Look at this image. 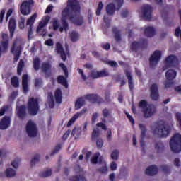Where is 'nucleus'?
<instances>
[{"label":"nucleus","instance_id":"f257e3e1","mask_svg":"<svg viewBox=\"0 0 181 181\" xmlns=\"http://www.w3.org/2000/svg\"><path fill=\"white\" fill-rule=\"evenodd\" d=\"M62 22L64 30L67 33L69 30V23L66 22V19H70L71 21L81 26L84 23L83 16L80 15V4L77 0H68L66 7L62 11Z\"/></svg>","mask_w":181,"mask_h":181},{"label":"nucleus","instance_id":"f03ea898","mask_svg":"<svg viewBox=\"0 0 181 181\" xmlns=\"http://www.w3.org/2000/svg\"><path fill=\"white\" fill-rule=\"evenodd\" d=\"M170 131H172V127L166 123H159L152 127L153 135H156V136H159L160 138H166V136H169Z\"/></svg>","mask_w":181,"mask_h":181},{"label":"nucleus","instance_id":"7ed1b4c3","mask_svg":"<svg viewBox=\"0 0 181 181\" xmlns=\"http://www.w3.org/2000/svg\"><path fill=\"white\" fill-rule=\"evenodd\" d=\"M170 147L173 152L177 153L181 152V135L179 133L175 134L170 141Z\"/></svg>","mask_w":181,"mask_h":181},{"label":"nucleus","instance_id":"20e7f679","mask_svg":"<svg viewBox=\"0 0 181 181\" xmlns=\"http://www.w3.org/2000/svg\"><path fill=\"white\" fill-rule=\"evenodd\" d=\"M22 45H23V42L21 40L18 39L13 42L11 52L12 54L14 55V62H18L19 57H21L22 53Z\"/></svg>","mask_w":181,"mask_h":181},{"label":"nucleus","instance_id":"39448f33","mask_svg":"<svg viewBox=\"0 0 181 181\" xmlns=\"http://www.w3.org/2000/svg\"><path fill=\"white\" fill-rule=\"evenodd\" d=\"M39 111V98H30L28 100V112L30 115H36Z\"/></svg>","mask_w":181,"mask_h":181},{"label":"nucleus","instance_id":"423d86ee","mask_svg":"<svg viewBox=\"0 0 181 181\" xmlns=\"http://www.w3.org/2000/svg\"><path fill=\"white\" fill-rule=\"evenodd\" d=\"M124 4V0H115L114 3H111L106 6V12L107 15H114L115 9L117 11L121 8Z\"/></svg>","mask_w":181,"mask_h":181},{"label":"nucleus","instance_id":"0eeeda50","mask_svg":"<svg viewBox=\"0 0 181 181\" xmlns=\"http://www.w3.org/2000/svg\"><path fill=\"white\" fill-rule=\"evenodd\" d=\"M35 1L28 0L23 1L20 6V12L22 15L26 16L30 13L31 8L33 6Z\"/></svg>","mask_w":181,"mask_h":181},{"label":"nucleus","instance_id":"6e6552de","mask_svg":"<svg viewBox=\"0 0 181 181\" xmlns=\"http://www.w3.org/2000/svg\"><path fill=\"white\" fill-rule=\"evenodd\" d=\"M166 80L164 82L165 88H169L172 84H173V80L176 78V71L173 69H169L165 73Z\"/></svg>","mask_w":181,"mask_h":181},{"label":"nucleus","instance_id":"1a4fd4ad","mask_svg":"<svg viewBox=\"0 0 181 181\" xmlns=\"http://www.w3.org/2000/svg\"><path fill=\"white\" fill-rule=\"evenodd\" d=\"M26 132L28 136L30 138H35L37 135V127H36V124L32 120H29L26 125Z\"/></svg>","mask_w":181,"mask_h":181},{"label":"nucleus","instance_id":"9d476101","mask_svg":"<svg viewBox=\"0 0 181 181\" xmlns=\"http://www.w3.org/2000/svg\"><path fill=\"white\" fill-rule=\"evenodd\" d=\"M102 115L103 117L101 118L102 122L97 123L96 127L98 128H102L103 131H107V129H108V127H107V125H105V124H107V119H105L110 117V110H108L107 109H103L102 110Z\"/></svg>","mask_w":181,"mask_h":181},{"label":"nucleus","instance_id":"9b49d317","mask_svg":"<svg viewBox=\"0 0 181 181\" xmlns=\"http://www.w3.org/2000/svg\"><path fill=\"white\" fill-rule=\"evenodd\" d=\"M152 6L149 4H144L142 6L141 12L143 13L144 18L146 21H151L152 19Z\"/></svg>","mask_w":181,"mask_h":181},{"label":"nucleus","instance_id":"f8f14e48","mask_svg":"<svg viewBox=\"0 0 181 181\" xmlns=\"http://www.w3.org/2000/svg\"><path fill=\"white\" fill-rule=\"evenodd\" d=\"M162 57V52L160 50L155 51L150 57V66L151 67H155L156 64L159 63Z\"/></svg>","mask_w":181,"mask_h":181},{"label":"nucleus","instance_id":"ddd939ff","mask_svg":"<svg viewBox=\"0 0 181 181\" xmlns=\"http://www.w3.org/2000/svg\"><path fill=\"white\" fill-rule=\"evenodd\" d=\"M49 21H50V17L47 16L45 18L44 20H42L38 25V27L37 28V33H40L42 35V36H45L46 35V25L49 23Z\"/></svg>","mask_w":181,"mask_h":181},{"label":"nucleus","instance_id":"4468645a","mask_svg":"<svg viewBox=\"0 0 181 181\" xmlns=\"http://www.w3.org/2000/svg\"><path fill=\"white\" fill-rule=\"evenodd\" d=\"M164 63L166 67H175V66H177L179 62L175 55H170L167 57Z\"/></svg>","mask_w":181,"mask_h":181},{"label":"nucleus","instance_id":"2eb2a0df","mask_svg":"<svg viewBox=\"0 0 181 181\" xmlns=\"http://www.w3.org/2000/svg\"><path fill=\"white\" fill-rule=\"evenodd\" d=\"M37 18V14L34 13L28 20L27 21L26 23V26L28 28V36H30L31 35L33 34V23H35V21Z\"/></svg>","mask_w":181,"mask_h":181},{"label":"nucleus","instance_id":"dca6fc26","mask_svg":"<svg viewBox=\"0 0 181 181\" xmlns=\"http://www.w3.org/2000/svg\"><path fill=\"white\" fill-rule=\"evenodd\" d=\"M108 76V72L106 71H98L97 70L94 69L90 71V73L89 74V77L90 78H100V77H105Z\"/></svg>","mask_w":181,"mask_h":181},{"label":"nucleus","instance_id":"f3484780","mask_svg":"<svg viewBox=\"0 0 181 181\" xmlns=\"http://www.w3.org/2000/svg\"><path fill=\"white\" fill-rule=\"evenodd\" d=\"M156 111V110L153 105H147L143 110L144 118H151V117L155 114Z\"/></svg>","mask_w":181,"mask_h":181},{"label":"nucleus","instance_id":"a211bd4d","mask_svg":"<svg viewBox=\"0 0 181 181\" xmlns=\"http://www.w3.org/2000/svg\"><path fill=\"white\" fill-rule=\"evenodd\" d=\"M52 27L54 30H59L62 33L64 30V26L63 25V17L62 18V25H60V21L57 18H54L52 20Z\"/></svg>","mask_w":181,"mask_h":181},{"label":"nucleus","instance_id":"6ab92c4d","mask_svg":"<svg viewBox=\"0 0 181 181\" xmlns=\"http://www.w3.org/2000/svg\"><path fill=\"white\" fill-rule=\"evenodd\" d=\"M41 70L42 73H45L47 77H50L52 65L49 62H43L41 66Z\"/></svg>","mask_w":181,"mask_h":181},{"label":"nucleus","instance_id":"aec40b11","mask_svg":"<svg viewBox=\"0 0 181 181\" xmlns=\"http://www.w3.org/2000/svg\"><path fill=\"white\" fill-rule=\"evenodd\" d=\"M86 100H88L90 103H103V98L98 95L88 94L85 96Z\"/></svg>","mask_w":181,"mask_h":181},{"label":"nucleus","instance_id":"412c9836","mask_svg":"<svg viewBox=\"0 0 181 181\" xmlns=\"http://www.w3.org/2000/svg\"><path fill=\"white\" fill-rule=\"evenodd\" d=\"M56 52L58 53V54H60L61 59H62L64 62H66V53H64L63 46L59 42L56 44Z\"/></svg>","mask_w":181,"mask_h":181},{"label":"nucleus","instance_id":"4be33fe9","mask_svg":"<svg viewBox=\"0 0 181 181\" xmlns=\"http://www.w3.org/2000/svg\"><path fill=\"white\" fill-rule=\"evenodd\" d=\"M9 125H11V119L9 117H4L0 122V129H6L9 128Z\"/></svg>","mask_w":181,"mask_h":181},{"label":"nucleus","instance_id":"5701e85b","mask_svg":"<svg viewBox=\"0 0 181 181\" xmlns=\"http://www.w3.org/2000/svg\"><path fill=\"white\" fill-rule=\"evenodd\" d=\"M87 111V109L84 108L81 112L76 113L74 116L71 117V119L69 121L67 124V127H71L72 124H74L76 122V119L78 118L79 117H81L83 114H85V112Z\"/></svg>","mask_w":181,"mask_h":181},{"label":"nucleus","instance_id":"b1692460","mask_svg":"<svg viewBox=\"0 0 181 181\" xmlns=\"http://www.w3.org/2000/svg\"><path fill=\"white\" fill-rule=\"evenodd\" d=\"M155 151L157 153H162L165 151V144L162 141H157L154 144Z\"/></svg>","mask_w":181,"mask_h":181},{"label":"nucleus","instance_id":"393cba45","mask_svg":"<svg viewBox=\"0 0 181 181\" xmlns=\"http://www.w3.org/2000/svg\"><path fill=\"white\" fill-rule=\"evenodd\" d=\"M139 127L141 131V139L140 141V145H141V146L144 147L145 142L144 141V138H145V135H146V127H145V125H144V124H139Z\"/></svg>","mask_w":181,"mask_h":181},{"label":"nucleus","instance_id":"a878e982","mask_svg":"<svg viewBox=\"0 0 181 181\" xmlns=\"http://www.w3.org/2000/svg\"><path fill=\"white\" fill-rule=\"evenodd\" d=\"M158 172V167H156V165H151L146 170V175H148V176H154Z\"/></svg>","mask_w":181,"mask_h":181},{"label":"nucleus","instance_id":"bb28decb","mask_svg":"<svg viewBox=\"0 0 181 181\" xmlns=\"http://www.w3.org/2000/svg\"><path fill=\"white\" fill-rule=\"evenodd\" d=\"M54 98L57 104L62 103V101H63V94L62 93V90L60 89H57L55 90Z\"/></svg>","mask_w":181,"mask_h":181},{"label":"nucleus","instance_id":"cd10ccee","mask_svg":"<svg viewBox=\"0 0 181 181\" xmlns=\"http://www.w3.org/2000/svg\"><path fill=\"white\" fill-rule=\"evenodd\" d=\"M8 29H10L11 35H13L15 29H16V21L13 18H11L8 23Z\"/></svg>","mask_w":181,"mask_h":181},{"label":"nucleus","instance_id":"c85d7f7f","mask_svg":"<svg viewBox=\"0 0 181 181\" xmlns=\"http://www.w3.org/2000/svg\"><path fill=\"white\" fill-rule=\"evenodd\" d=\"M17 115H18L20 118H25V117H26V107H25V106L17 107Z\"/></svg>","mask_w":181,"mask_h":181},{"label":"nucleus","instance_id":"c756f323","mask_svg":"<svg viewBox=\"0 0 181 181\" xmlns=\"http://www.w3.org/2000/svg\"><path fill=\"white\" fill-rule=\"evenodd\" d=\"M144 35L147 37H152L155 35V28L153 27H147L144 30Z\"/></svg>","mask_w":181,"mask_h":181},{"label":"nucleus","instance_id":"7c9ffc66","mask_svg":"<svg viewBox=\"0 0 181 181\" xmlns=\"http://www.w3.org/2000/svg\"><path fill=\"white\" fill-rule=\"evenodd\" d=\"M22 83L24 93H28V91H29V88L28 86V74L23 75Z\"/></svg>","mask_w":181,"mask_h":181},{"label":"nucleus","instance_id":"2f4dec72","mask_svg":"<svg viewBox=\"0 0 181 181\" xmlns=\"http://www.w3.org/2000/svg\"><path fill=\"white\" fill-rule=\"evenodd\" d=\"M9 112H12V107L9 105L3 106L0 109V117H2L4 114H8Z\"/></svg>","mask_w":181,"mask_h":181},{"label":"nucleus","instance_id":"473e14b6","mask_svg":"<svg viewBox=\"0 0 181 181\" xmlns=\"http://www.w3.org/2000/svg\"><path fill=\"white\" fill-rule=\"evenodd\" d=\"M69 37L71 42H77L80 39V34L77 31H71L69 33Z\"/></svg>","mask_w":181,"mask_h":181},{"label":"nucleus","instance_id":"72a5a7b5","mask_svg":"<svg viewBox=\"0 0 181 181\" xmlns=\"http://www.w3.org/2000/svg\"><path fill=\"white\" fill-rule=\"evenodd\" d=\"M147 40H142L140 42H134L132 44V49L133 50H135L136 49H138V47H141V46H144V45H146Z\"/></svg>","mask_w":181,"mask_h":181},{"label":"nucleus","instance_id":"f704fd0d","mask_svg":"<svg viewBox=\"0 0 181 181\" xmlns=\"http://www.w3.org/2000/svg\"><path fill=\"white\" fill-rule=\"evenodd\" d=\"M126 77L128 78L129 87L131 90H134V82L132 81V76H131V72L129 71H127L125 72Z\"/></svg>","mask_w":181,"mask_h":181},{"label":"nucleus","instance_id":"c9c22d12","mask_svg":"<svg viewBox=\"0 0 181 181\" xmlns=\"http://www.w3.org/2000/svg\"><path fill=\"white\" fill-rule=\"evenodd\" d=\"M84 104H86V100L84 98H78L75 103V110H80V108H81Z\"/></svg>","mask_w":181,"mask_h":181},{"label":"nucleus","instance_id":"e433bc0d","mask_svg":"<svg viewBox=\"0 0 181 181\" xmlns=\"http://www.w3.org/2000/svg\"><path fill=\"white\" fill-rule=\"evenodd\" d=\"M112 33L116 42H121V31L118 28H115L112 30Z\"/></svg>","mask_w":181,"mask_h":181},{"label":"nucleus","instance_id":"4c0bfd02","mask_svg":"<svg viewBox=\"0 0 181 181\" xmlns=\"http://www.w3.org/2000/svg\"><path fill=\"white\" fill-rule=\"evenodd\" d=\"M71 136H75V139L78 138L81 135V127H75L71 134Z\"/></svg>","mask_w":181,"mask_h":181},{"label":"nucleus","instance_id":"58836bf2","mask_svg":"<svg viewBox=\"0 0 181 181\" xmlns=\"http://www.w3.org/2000/svg\"><path fill=\"white\" fill-rule=\"evenodd\" d=\"M1 46L0 45V57L2 53H5L8 50V41H1Z\"/></svg>","mask_w":181,"mask_h":181},{"label":"nucleus","instance_id":"ea45409f","mask_svg":"<svg viewBox=\"0 0 181 181\" xmlns=\"http://www.w3.org/2000/svg\"><path fill=\"white\" fill-rule=\"evenodd\" d=\"M39 176H40V177H50V176H52V169L48 168L40 172Z\"/></svg>","mask_w":181,"mask_h":181},{"label":"nucleus","instance_id":"a19ab883","mask_svg":"<svg viewBox=\"0 0 181 181\" xmlns=\"http://www.w3.org/2000/svg\"><path fill=\"white\" fill-rule=\"evenodd\" d=\"M47 104L49 108H54V99H53V94L52 93H48Z\"/></svg>","mask_w":181,"mask_h":181},{"label":"nucleus","instance_id":"79ce46f5","mask_svg":"<svg viewBox=\"0 0 181 181\" xmlns=\"http://www.w3.org/2000/svg\"><path fill=\"white\" fill-rule=\"evenodd\" d=\"M57 82L59 84H62V86H64V87H65V88H67V87H68L67 79L66 78H64V76H59L57 78Z\"/></svg>","mask_w":181,"mask_h":181},{"label":"nucleus","instance_id":"37998d69","mask_svg":"<svg viewBox=\"0 0 181 181\" xmlns=\"http://www.w3.org/2000/svg\"><path fill=\"white\" fill-rule=\"evenodd\" d=\"M6 177H15L16 176V171L13 168H8L6 170Z\"/></svg>","mask_w":181,"mask_h":181},{"label":"nucleus","instance_id":"c03bdc74","mask_svg":"<svg viewBox=\"0 0 181 181\" xmlns=\"http://www.w3.org/2000/svg\"><path fill=\"white\" fill-rule=\"evenodd\" d=\"M97 172L99 173H107V164H105V163H100V167L97 169Z\"/></svg>","mask_w":181,"mask_h":181},{"label":"nucleus","instance_id":"a18cd8bd","mask_svg":"<svg viewBox=\"0 0 181 181\" xmlns=\"http://www.w3.org/2000/svg\"><path fill=\"white\" fill-rule=\"evenodd\" d=\"M24 67H25V62H23V59H21L17 67V73L18 76H21V74H22V69H23Z\"/></svg>","mask_w":181,"mask_h":181},{"label":"nucleus","instance_id":"49530a36","mask_svg":"<svg viewBox=\"0 0 181 181\" xmlns=\"http://www.w3.org/2000/svg\"><path fill=\"white\" fill-rule=\"evenodd\" d=\"M100 135V129L98 127L94 128L92 132V140L97 139Z\"/></svg>","mask_w":181,"mask_h":181},{"label":"nucleus","instance_id":"de8ad7c7","mask_svg":"<svg viewBox=\"0 0 181 181\" xmlns=\"http://www.w3.org/2000/svg\"><path fill=\"white\" fill-rule=\"evenodd\" d=\"M39 160H40V156L35 155L30 161V166L33 168V166H35L36 163H39Z\"/></svg>","mask_w":181,"mask_h":181},{"label":"nucleus","instance_id":"09e8293b","mask_svg":"<svg viewBox=\"0 0 181 181\" xmlns=\"http://www.w3.org/2000/svg\"><path fill=\"white\" fill-rule=\"evenodd\" d=\"M70 181H86V179L83 175L72 176L69 179Z\"/></svg>","mask_w":181,"mask_h":181},{"label":"nucleus","instance_id":"8fccbe9b","mask_svg":"<svg viewBox=\"0 0 181 181\" xmlns=\"http://www.w3.org/2000/svg\"><path fill=\"white\" fill-rule=\"evenodd\" d=\"M111 158L113 160H118V158H119V151L114 150L111 153Z\"/></svg>","mask_w":181,"mask_h":181},{"label":"nucleus","instance_id":"3c124183","mask_svg":"<svg viewBox=\"0 0 181 181\" xmlns=\"http://www.w3.org/2000/svg\"><path fill=\"white\" fill-rule=\"evenodd\" d=\"M150 93H159V87L158 84L153 83L150 87Z\"/></svg>","mask_w":181,"mask_h":181},{"label":"nucleus","instance_id":"603ef678","mask_svg":"<svg viewBox=\"0 0 181 181\" xmlns=\"http://www.w3.org/2000/svg\"><path fill=\"white\" fill-rule=\"evenodd\" d=\"M40 66V60L39 59V58L34 59L33 67L35 70L36 71L39 70Z\"/></svg>","mask_w":181,"mask_h":181},{"label":"nucleus","instance_id":"864d4df0","mask_svg":"<svg viewBox=\"0 0 181 181\" xmlns=\"http://www.w3.org/2000/svg\"><path fill=\"white\" fill-rule=\"evenodd\" d=\"M150 97L153 101L159 100V92L150 93Z\"/></svg>","mask_w":181,"mask_h":181},{"label":"nucleus","instance_id":"5fc2aeb1","mask_svg":"<svg viewBox=\"0 0 181 181\" xmlns=\"http://www.w3.org/2000/svg\"><path fill=\"white\" fill-rule=\"evenodd\" d=\"M11 84L13 87H19V80L18 77L14 76L11 78Z\"/></svg>","mask_w":181,"mask_h":181},{"label":"nucleus","instance_id":"6e6d98bb","mask_svg":"<svg viewBox=\"0 0 181 181\" xmlns=\"http://www.w3.org/2000/svg\"><path fill=\"white\" fill-rule=\"evenodd\" d=\"M99 157H100V153H96L90 159V163L93 164L97 163V161L98 160Z\"/></svg>","mask_w":181,"mask_h":181},{"label":"nucleus","instance_id":"4d7b16f0","mask_svg":"<svg viewBox=\"0 0 181 181\" xmlns=\"http://www.w3.org/2000/svg\"><path fill=\"white\" fill-rule=\"evenodd\" d=\"M104 6V4H103V2H99L98 8L96 10V15H101V11L103 10V8Z\"/></svg>","mask_w":181,"mask_h":181},{"label":"nucleus","instance_id":"13d9d810","mask_svg":"<svg viewBox=\"0 0 181 181\" xmlns=\"http://www.w3.org/2000/svg\"><path fill=\"white\" fill-rule=\"evenodd\" d=\"M18 26L20 29H23L25 28V18L21 17L20 21L18 22Z\"/></svg>","mask_w":181,"mask_h":181},{"label":"nucleus","instance_id":"bf43d9fd","mask_svg":"<svg viewBox=\"0 0 181 181\" xmlns=\"http://www.w3.org/2000/svg\"><path fill=\"white\" fill-rule=\"evenodd\" d=\"M148 104L146 103V101H145V100H141V101H140V103H139V107H140V108H142V110H143V111H144V110H145V108H146V107H148Z\"/></svg>","mask_w":181,"mask_h":181},{"label":"nucleus","instance_id":"052dcab7","mask_svg":"<svg viewBox=\"0 0 181 181\" xmlns=\"http://www.w3.org/2000/svg\"><path fill=\"white\" fill-rule=\"evenodd\" d=\"M103 144H104V143L103 142V139H98L97 140V141H96L97 148H98L99 149H101V148H103Z\"/></svg>","mask_w":181,"mask_h":181},{"label":"nucleus","instance_id":"680f3d73","mask_svg":"<svg viewBox=\"0 0 181 181\" xmlns=\"http://www.w3.org/2000/svg\"><path fill=\"white\" fill-rule=\"evenodd\" d=\"M103 21L106 23L107 28H109L110 27V22H111V20L110 19V18H108V16H104Z\"/></svg>","mask_w":181,"mask_h":181},{"label":"nucleus","instance_id":"e2e57ef3","mask_svg":"<svg viewBox=\"0 0 181 181\" xmlns=\"http://www.w3.org/2000/svg\"><path fill=\"white\" fill-rule=\"evenodd\" d=\"M101 47L102 49H104V50H110L111 45L109 43L101 44Z\"/></svg>","mask_w":181,"mask_h":181},{"label":"nucleus","instance_id":"0e129e2a","mask_svg":"<svg viewBox=\"0 0 181 181\" xmlns=\"http://www.w3.org/2000/svg\"><path fill=\"white\" fill-rule=\"evenodd\" d=\"M160 169L161 170H163V172H165V173H169V171L170 170V168L168 165H162L160 167Z\"/></svg>","mask_w":181,"mask_h":181},{"label":"nucleus","instance_id":"69168bd1","mask_svg":"<svg viewBox=\"0 0 181 181\" xmlns=\"http://www.w3.org/2000/svg\"><path fill=\"white\" fill-rule=\"evenodd\" d=\"M176 118H177V121L179 124V126L181 128V113L180 112L176 113Z\"/></svg>","mask_w":181,"mask_h":181},{"label":"nucleus","instance_id":"338daca9","mask_svg":"<svg viewBox=\"0 0 181 181\" xmlns=\"http://www.w3.org/2000/svg\"><path fill=\"white\" fill-rule=\"evenodd\" d=\"M97 118H98V114L96 112L92 115V124L93 125H94V124H95V121H97Z\"/></svg>","mask_w":181,"mask_h":181},{"label":"nucleus","instance_id":"774afa93","mask_svg":"<svg viewBox=\"0 0 181 181\" xmlns=\"http://www.w3.org/2000/svg\"><path fill=\"white\" fill-rule=\"evenodd\" d=\"M45 45H46V46H53L54 45L53 40L52 39L47 40L45 42Z\"/></svg>","mask_w":181,"mask_h":181}]
</instances>
